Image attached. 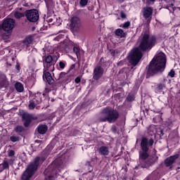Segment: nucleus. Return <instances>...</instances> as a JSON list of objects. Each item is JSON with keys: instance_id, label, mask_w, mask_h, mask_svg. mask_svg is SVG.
Listing matches in <instances>:
<instances>
[{"instance_id": "1", "label": "nucleus", "mask_w": 180, "mask_h": 180, "mask_svg": "<svg viewBox=\"0 0 180 180\" xmlns=\"http://www.w3.org/2000/svg\"><path fill=\"white\" fill-rule=\"evenodd\" d=\"M158 43L155 35H150L148 31H145L141 34L139 46L133 49L129 56V64L136 67L140 63V60L143 58V53L151 51L153 47L157 46Z\"/></svg>"}, {"instance_id": "2", "label": "nucleus", "mask_w": 180, "mask_h": 180, "mask_svg": "<svg viewBox=\"0 0 180 180\" xmlns=\"http://www.w3.org/2000/svg\"><path fill=\"white\" fill-rule=\"evenodd\" d=\"M154 139L152 138L148 139L147 137H142L141 140L139 151V164L142 168H148L153 164H155L158 160V157L153 155L150 157V147H153ZM149 158V159H148Z\"/></svg>"}, {"instance_id": "3", "label": "nucleus", "mask_w": 180, "mask_h": 180, "mask_svg": "<svg viewBox=\"0 0 180 180\" xmlns=\"http://www.w3.org/2000/svg\"><path fill=\"white\" fill-rule=\"evenodd\" d=\"M167 67V58L165 56L154 57L146 67V78L154 77L158 74H162Z\"/></svg>"}, {"instance_id": "4", "label": "nucleus", "mask_w": 180, "mask_h": 180, "mask_svg": "<svg viewBox=\"0 0 180 180\" xmlns=\"http://www.w3.org/2000/svg\"><path fill=\"white\" fill-rule=\"evenodd\" d=\"M101 115L103 116H101L98 118V121L102 123H105L106 122H108V123H116L120 116L119 111L110 106H107L103 108L101 110Z\"/></svg>"}, {"instance_id": "5", "label": "nucleus", "mask_w": 180, "mask_h": 180, "mask_svg": "<svg viewBox=\"0 0 180 180\" xmlns=\"http://www.w3.org/2000/svg\"><path fill=\"white\" fill-rule=\"evenodd\" d=\"M46 157L41 156V157H37L34 158V162L30 163L26 168V169L22 172L20 179L21 180H30L32 176L34 175V172L37 171L39 169V165L41 164H43L44 160H46Z\"/></svg>"}, {"instance_id": "6", "label": "nucleus", "mask_w": 180, "mask_h": 180, "mask_svg": "<svg viewBox=\"0 0 180 180\" xmlns=\"http://www.w3.org/2000/svg\"><path fill=\"white\" fill-rule=\"evenodd\" d=\"M63 162L58 160H56L51 166H49L44 172V180H54L57 178V174L61 171L63 168Z\"/></svg>"}, {"instance_id": "7", "label": "nucleus", "mask_w": 180, "mask_h": 180, "mask_svg": "<svg viewBox=\"0 0 180 180\" xmlns=\"http://www.w3.org/2000/svg\"><path fill=\"white\" fill-rule=\"evenodd\" d=\"M60 58V53L58 52L53 55H48L45 56L44 61V67H46L48 71L53 72L54 71V65H56L57 61Z\"/></svg>"}, {"instance_id": "8", "label": "nucleus", "mask_w": 180, "mask_h": 180, "mask_svg": "<svg viewBox=\"0 0 180 180\" xmlns=\"http://www.w3.org/2000/svg\"><path fill=\"white\" fill-rule=\"evenodd\" d=\"M44 96H46V94L40 92H37L35 94L31 96L29 109L33 110L36 108L37 105H40L43 102V98Z\"/></svg>"}, {"instance_id": "9", "label": "nucleus", "mask_w": 180, "mask_h": 180, "mask_svg": "<svg viewBox=\"0 0 180 180\" xmlns=\"http://www.w3.org/2000/svg\"><path fill=\"white\" fill-rule=\"evenodd\" d=\"M25 18L30 23H37L40 19L39 11L36 8L25 11Z\"/></svg>"}, {"instance_id": "10", "label": "nucleus", "mask_w": 180, "mask_h": 180, "mask_svg": "<svg viewBox=\"0 0 180 180\" xmlns=\"http://www.w3.org/2000/svg\"><path fill=\"white\" fill-rule=\"evenodd\" d=\"M15 20L12 18H7L3 21L1 29L4 30V32H11V30H13V27H15Z\"/></svg>"}, {"instance_id": "11", "label": "nucleus", "mask_w": 180, "mask_h": 180, "mask_svg": "<svg viewBox=\"0 0 180 180\" xmlns=\"http://www.w3.org/2000/svg\"><path fill=\"white\" fill-rule=\"evenodd\" d=\"M21 117L25 127H29L32 120H37V117H33V115L26 112L22 113Z\"/></svg>"}, {"instance_id": "12", "label": "nucleus", "mask_w": 180, "mask_h": 180, "mask_svg": "<svg viewBox=\"0 0 180 180\" xmlns=\"http://www.w3.org/2000/svg\"><path fill=\"white\" fill-rule=\"evenodd\" d=\"M153 9L151 6H146L143 8L142 15L144 19L147 20L148 25L151 23V19L153 18Z\"/></svg>"}, {"instance_id": "13", "label": "nucleus", "mask_w": 180, "mask_h": 180, "mask_svg": "<svg viewBox=\"0 0 180 180\" xmlns=\"http://www.w3.org/2000/svg\"><path fill=\"white\" fill-rule=\"evenodd\" d=\"M43 79L45 82H47L49 85L52 86V89H57V84L54 83V79H53L51 73L46 70H44Z\"/></svg>"}, {"instance_id": "14", "label": "nucleus", "mask_w": 180, "mask_h": 180, "mask_svg": "<svg viewBox=\"0 0 180 180\" xmlns=\"http://www.w3.org/2000/svg\"><path fill=\"white\" fill-rule=\"evenodd\" d=\"M103 72H105V69L99 66V65H97L94 69L93 79H94V81H99V79L103 77Z\"/></svg>"}, {"instance_id": "15", "label": "nucleus", "mask_w": 180, "mask_h": 180, "mask_svg": "<svg viewBox=\"0 0 180 180\" xmlns=\"http://www.w3.org/2000/svg\"><path fill=\"white\" fill-rule=\"evenodd\" d=\"M81 27V19L77 16H74L70 20V29L72 30H79Z\"/></svg>"}, {"instance_id": "16", "label": "nucleus", "mask_w": 180, "mask_h": 180, "mask_svg": "<svg viewBox=\"0 0 180 180\" xmlns=\"http://www.w3.org/2000/svg\"><path fill=\"white\" fill-rule=\"evenodd\" d=\"M179 158V154H175L167 158L165 160V165L166 167L172 168V165L175 164L176 160Z\"/></svg>"}, {"instance_id": "17", "label": "nucleus", "mask_w": 180, "mask_h": 180, "mask_svg": "<svg viewBox=\"0 0 180 180\" xmlns=\"http://www.w3.org/2000/svg\"><path fill=\"white\" fill-rule=\"evenodd\" d=\"M11 162H13V160H4L1 164H0V172L4 171V169H9V165Z\"/></svg>"}, {"instance_id": "18", "label": "nucleus", "mask_w": 180, "mask_h": 180, "mask_svg": "<svg viewBox=\"0 0 180 180\" xmlns=\"http://www.w3.org/2000/svg\"><path fill=\"white\" fill-rule=\"evenodd\" d=\"M98 154H100V155H103V157L109 155V148L105 146H101L98 148Z\"/></svg>"}, {"instance_id": "19", "label": "nucleus", "mask_w": 180, "mask_h": 180, "mask_svg": "<svg viewBox=\"0 0 180 180\" xmlns=\"http://www.w3.org/2000/svg\"><path fill=\"white\" fill-rule=\"evenodd\" d=\"M47 130H49V127L46 124H40L37 127V131L39 134H46V133H47Z\"/></svg>"}, {"instance_id": "20", "label": "nucleus", "mask_w": 180, "mask_h": 180, "mask_svg": "<svg viewBox=\"0 0 180 180\" xmlns=\"http://www.w3.org/2000/svg\"><path fill=\"white\" fill-rule=\"evenodd\" d=\"M33 43V37L32 35L27 36L23 40L22 44L26 46V47H30V45Z\"/></svg>"}, {"instance_id": "21", "label": "nucleus", "mask_w": 180, "mask_h": 180, "mask_svg": "<svg viewBox=\"0 0 180 180\" xmlns=\"http://www.w3.org/2000/svg\"><path fill=\"white\" fill-rule=\"evenodd\" d=\"M165 88V84L164 83H159L155 87V94H161L162 91Z\"/></svg>"}, {"instance_id": "22", "label": "nucleus", "mask_w": 180, "mask_h": 180, "mask_svg": "<svg viewBox=\"0 0 180 180\" xmlns=\"http://www.w3.org/2000/svg\"><path fill=\"white\" fill-rule=\"evenodd\" d=\"M115 36L120 37V39H123V37H126V33L124 31L120 28L115 30Z\"/></svg>"}, {"instance_id": "23", "label": "nucleus", "mask_w": 180, "mask_h": 180, "mask_svg": "<svg viewBox=\"0 0 180 180\" xmlns=\"http://www.w3.org/2000/svg\"><path fill=\"white\" fill-rule=\"evenodd\" d=\"M15 88L17 92H22L25 89V88L23 87V84H22V83L20 82L15 83Z\"/></svg>"}, {"instance_id": "24", "label": "nucleus", "mask_w": 180, "mask_h": 180, "mask_svg": "<svg viewBox=\"0 0 180 180\" xmlns=\"http://www.w3.org/2000/svg\"><path fill=\"white\" fill-rule=\"evenodd\" d=\"M98 65L99 67H101V68H105L108 65V61H106L104 58H101L98 62Z\"/></svg>"}, {"instance_id": "25", "label": "nucleus", "mask_w": 180, "mask_h": 180, "mask_svg": "<svg viewBox=\"0 0 180 180\" xmlns=\"http://www.w3.org/2000/svg\"><path fill=\"white\" fill-rule=\"evenodd\" d=\"M13 15L15 19H21V18H24L25 16V13L15 11Z\"/></svg>"}, {"instance_id": "26", "label": "nucleus", "mask_w": 180, "mask_h": 180, "mask_svg": "<svg viewBox=\"0 0 180 180\" xmlns=\"http://www.w3.org/2000/svg\"><path fill=\"white\" fill-rule=\"evenodd\" d=\"M14 131H15V133H18V134H20V133H23V131H25V127L20 125H18L16 126V127L14 128Z\"/></svg>"}, {"instance_id": "27", "label": "nucleus", "mask_w": 180, "mask_h": 180, "mask_svg": "<svg viewBox=\"0 0 180 180\" xmlns=\"http://www.w3.org/2000/svg\"><path fill=\"white\" fill-rule=\"evenodd\" d=\"M79 51H81V49H79V47L78 46L73 47V53L76 54L77 58H79V57H81V53H79Z\"/></svg>"}, {"instance_id": "28", "label": "nucleus", "mask_w": 180, "mask_h": 180, "mask_svg": "<svg viewBox=\"0 0 180 180\" xmlns=\"http://www.w3.org/2000/svg\"><path fill=\"white\" fill-rule=\"evenodd\" d=\"M61 82L62 84H68L69 82H71V76L66 73L65 77Z\"/></svg>"}, {"instance_id": "29", "label": "nucleus", "mask_w": 180, "mask_h": 180, "mask_svg": "<svg viewBox=\"0 0 180 180\" xmlns=\"http://www.w3.org/2000/svg\"><path fill=\"white\" fill-rule=\"evenodd\" d=\"M135 99H136V97L134 96V94H129L127 96L126 101H127V102H133V101H134Z\"/></svg>"}, {"instance_id": "30", "label": "nucleus", "mask_w": 180, "mask_h": 180, "mask_svg": "<svg viewBox=\"0 0 180 180\" xmlns=\"http://www.w3.org/2000/svg\"><path fill=\"white\" fill-rule=\"evenodd\" d=\"M10 140L12 141V143H16V141H19L20 140V138L19 136L13 135L10 136Z\"/></svg>"}, {"instance_id": "31", "label": "nucleus", "mask_w": 180, "mask_h": 180, "mask_svg": "<svg viewBox=\"0 0 180 180\" xmlns=\"http://www.w3.org/2000/svg\"><path fill=\"white\" fill-rule=\"evenodd\" d=\"M65 72H61L59 75L58 78L57 79V81H59L60 82H62L63 79L65 78Z\"/></svg>"}, {"instance_id": "32", "label": "nucleus", "mask_w": 180, "mask_h": 180, "mask_svg": "<svg viewBox=\"0 0 180 180\" xmlns=\"http://www.w3.org/2000/svg\"><path fill=\"white\" fill-rule=\"evenodd\" d=\"M8 86V82L6 79H3L0 82V89H2V88H6Z\"/></svg>"}, {"instance_id": "33", "label": "nucleus", "mask_w": 180, "mask_h": 180, "mask_svg": "<svg viewBox=\"0 0 180 180\" xmlns=\"http://www.w3.org/2000/svg\"><path fill=\"white\" fill-rule=\"evenodd\" d=\"M88 5V0H80L79 1V6L81 8H85Z\"/></svg>"}, {"instance_id": "34", "label": "nucleus", "mask_w": 180, "mask_h": 180, "mask_svg": "<svg viewBox=\"0 0 180 180\" xmlns=\"http://www.w3.org/2000/svg\"><path fill=\"white\" fill-rule=\"evenodd\" d=\"M121 27L122 29H129L130 27V21L125 22Z\"/></svg>"}, {"instance_id": "35", "label": "nucleus", "mask_w": 180, "mask_h": 180, "mask_svg": "<svg viewBox=\"0 0 180 180\" xmlns=\"http://www.w3.org/2000/svg\"><path fill=\"white\" fill-rule=\"evenodd\" d=\"M59 68L60 70H64L65 68V61L62 60L59 62Z\"/></svg>"}, {"instance_id": "36", "label": "nucleus", "mask_w": 180, "mask_h": 180, "mask_svg": "<svg viewBox=\"0 0 180 180\" xmlns=\"http://www.w3.org/2000/svg\"><path fill=\"white\" fill-rule=\"evenodd\" d=\"M168 76L170 77L171 78H174V77H175V70H171L168 73Z\"/></svg>"}, {"instance_id": "37", "label": "nucleus", "mask_w": 180, "mask_h": 180, "mask_svg": "<svg viewBox=\"0 0 180 180\" xmlns=\"http://www.w3.org/2000/svg\"><path fill=\"white\" fill-rule=\"evenodd\" d=\"M8 157H13L15 155V150H10L8 151Z\"/></svg>"}, {"instance_id": "38", "label": "nucleus", "mask_w": 180, "mask_h": 180, "mask_svg": "<svg viewBox=\"0 0 180 180\" xmlns=\"http://www.w3.org/2000/svg\"><path fill=\"white\" fill-rule=\"evenodd\" d=\"M111 131H112V133H117V127L115 125H112L111 127Z\"/></svg>"}, {"instance_id": "39", "label": "nucleus", "mask_w": 180, "mask_h": 180, "mask_svg": "<svg viewBox=\"0 0 180 180\" xmlns=\"http://www.w3.org/2000/svg\"><path fill=\"white\" fill-rule=\"evenodd\" d=\"M15 70H18V72L20 71V63L19 62H16Z\"/></svg>"}, {"instance_id": "40", "label": "nucleus", "mask_w": 180, "mask_h": 180, "mask_svg": "<svg viewBox=\"0 0 180 180\" xmlns=\"http://www.w3.org/2000/svg\"><path fill=\"white\" fill-rule=\"evenodd\" d=\"M75 84H79L81 82V77H77L75 79Z\"/></svg>"}, {"instance_id": "41", "label": "nucleus", "mask_w": 180, "mask_h": 180, "mask_svg": "<svg viewBox=\"0 0 180 180\" xmlns=\"http://www.w3.org/2000/svg\"><path fill=\"white\" fill-rule=\"evenodd\" d=\"M110 52L111 53V55L112 56V57H115V56H116V50L115 49H110Z\"/></svg>"}, {"instance_id": "42", "label": "nucleus", "mask_w": 180, "mask_h": 180, "mask_svg": "<svg viewBox=\"0 0 180 180\" xmlns=\"http://www.w3.org/2000/svg\"><path fill=\"white\" fill-rule=\"evenodd\" d=\"M98 157L96 156L95 158L91 159V162H94V164H96V162H98Z\"/></svg>"}, {"instance_id": "43", "label": "nucleus", "mask_w": 180, "mask_h": 180, "mask_svg": "<svg viewBox=\"0 0 180 180\" xmlns=\"http://www.w3.org/2000/svg\"><path fill=\"white\" fill-rule=\"evenodd\" d=\"M120 17L122 18V19H125L126 18V13L121 12L120 13Z\"/></svg>"}, {"instance_id": "44", "label": "nucleus", "mask_w": 180, "mask_h": 180, "mask_svg": "<svg viewBox=\"0 0 180 180\" xmlns=\"http://www.w3.org/2000/svg\"><path fill=\"white\" fill-rule=\"evenodd\" d=\"M46 6L47 9H49V4L46 3Z\"/></svg>"}, {"instance_id": "45", "label": "nucleus", "mask_w": 180, "mask_h": 180, "mask_svg": "<svg viewBox=\"0 0 180 180\" xmlns=\"http://www.w3.org/2000/svg\"><path fill=\"white\" fill-rule=\"evenodd\" d=\"M118 1H119V2H121V3L124 2V0H118Z\"/></svg>"}, {"instance_id": "46", "label": "nucleus", "mask_w": 180, "mask_h": 180, "mask_svg": "<svg viewBox=\"0 0 180 180\" xmlns=\"http://www.w3.org/2000/svg\"><path fill=\"white\" fill-rule=\"evenodd\" d=\"M150 2H154L155 0H149Z\"/></svg>"}, {"instance_id": "47", "label": "nucleus", "mask_w": 180, "mask_h": 180, "mask_svg": "<svg viewBox=\"0 0 180 180\" xmlns=\"http://www.w3.org/2000/svg\"><path fill=\"white\" fill-rule=\"evenodd\" d=\"M155 127H150V129H155Z\"/></svg>"}, {"instance_id": "48", "label": "nucleus", "mask_w": 180, "mask_h": 180, "mask_svg": "<svg viewBox=\"0 0 180 180\" xmlns=\"http://www.w3.org/2000/svg\"><path fill=\"white\" fill-rule=\"evenodd\" d=\"M71 67H72H72H75V65H72Z\"/></svg>"}]
</instances>
